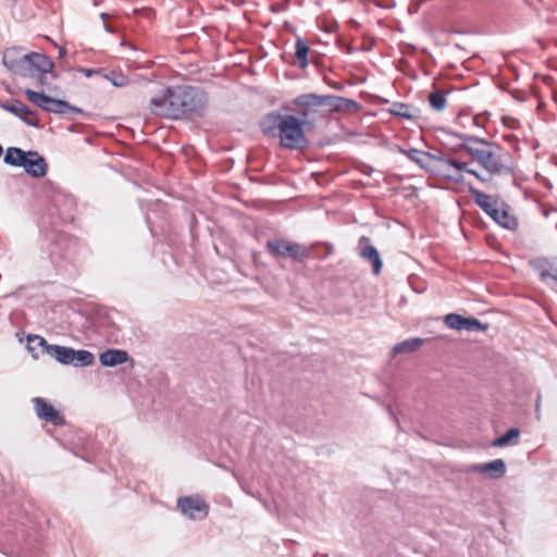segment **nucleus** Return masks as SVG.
<instances>
[{"instance_id": "49", "label": "nucleus", "mask_w": 557, "mask_h": 557, "mask_svg": "<svg viewBox=\"0 0 557 557\" xmlns=\"http://www.w3.org/2000/svg\"><path fill=\"white\" fill-rule=\"evenodd\" d=\"M472 122L476 125V117H472Z\"/></svg>"}, {"instance_id": "10", "label": "nucleus", "mask_w": 557, "mask_h": 557, "mask_svg": "<svg viewBox=\"0 0 557 557\" xmlns=\"http://www.w3.org/2000/svg\"><path fill=\"white\" fill-rule=\"evenodd\" d=\"M25 156L21 168L32 177H44L48 172V164L45 158L34 150L26 151Z\"/></svg>"}, {"instance_id": "48", "label": "nucleus", "mask_w": 557, "mask_h": 557, "mask_svg": "<svg viewBox=\"0 0 557 557\" xmlns=\"http://www.w3.org/2000/svg\"><path fill=\"white\" fill-rule=\"evenodd\" d=\"M554 100L557 102V91L554 92Z\"/></svg>"}, {"instance_id": "4", "label": "nucleus", "mask_w": 557, "mask_h": 557, "mask_svg": "<svg viewBox=\"0 0 557 557\" xmlns=\"http://www.w3.org/2000/svg\"><path fill=\"white\" fill-rule=\"evenodd\" d=\"M468 190L475 205L499 225L509 231H515L518 227V220L513 215L509 214L508 211L498 209L497 201L492 196L471 185Z\"/></svg>"}, {"instance_id": "32", "label": "nucleus", "mask_w": 557, "mask_h": 557, "mask_svg": "<svg viewBox=\"0 0 557 557\" xmlns=\"http://www.w3.org/2000/svg\"><path fill=\"white\" fill-rule=\"evenodd\" d=\"M101 77L108 79L114 87H124L129 83V78L126 75L115 71H111L109 73H104L102 71Z\"/></svg>"}, {"instance_id": "23", "label": "nucleus", "mask_w": 557, "mask_h": 557, "mask_svg": "<svg viewBox=\"0 0 557 557\" xmlns=\"http://www.w3.org/2000/svg\"><path fill=\"white\" fill-rule=\"evenodd\" d=\"M95 361V357L92 352L85 349H74L72 348V356H71V366H74L76 368L82 367H88L91 366Z\"/></svg>"}, {"instance_id": "47", "label": "nucleus", "mask_w": 557, "mask_h": 557, "mask_svg": "<svg viewBox=\"0 0 557 557\" xmlns=\"http://www.w3.org/2000/svg\"><path fill=\"white\" fill-rule=\"evenodd\" d=\"M100 16H101V18L104 21V20H106V17H107V14H106V13H101V15H100Z\"/></svg>"}, {"instance_id": "44", "label": "nucleus", "mask_w": 557, "mask_h": 557, "mask_svg": "<svg viewBox=\"0 0 557 557\" xmlns=\"http://www.w3.org/2000/svg\"><path fill=\"white\" fill-rule=\"evenodd\" d=\"M104 29L108 32V33H114V29L112 27H110L106 22H104Z\"/></svg>"}, {"instance_id": "42", "label": "nucleus", "mask_w": 557, "mask_h": 557, "mask_svg": "<svg viewBox=\"0 0 557 557\" xmlns=\"http://www.w3.org/2000/svg\"><path fill=\"white\" fill-rule=\"evenodd\" d=\"M373 172V169L369 165H364V170H362V173L370 175Z\"/></svg>"}, {"instance_id": "31", "label": "nucleus", "mask_w": 557, "mask_h": 557, "mask_svg": "<svg viewBox=\"0 0 557 557\" xmlns=\"http://www.w3.org/2000/svg\"><path fill=\"white\" fill-rule=\"evenodd\" d=\"M429 103L435 111H442L446 107V92L441 89H435L429 95Z\"/></svg>"}, {"instance_id": "2", "label": "nucleus", "mask_w": 557, "mask_h": 557, "mask_svg": "<svg viewBox=\"0 0 557 557\" xmlns=\"http://www.w3.org/2000/svg\"><path fill=\"white\" fill-rule=\"evenodd\" d=\"M462 140L458 149L467 151L473 161L483 168L490 175H511L515 165L511 162L509 152L495 141L478 136L447 132Z\"/></svg>"}, {"instance_id": "41", "label": "nucleus", "mask_w": 557, "mask_h": 557, "mask_svg": "<svg viewBox=\"0 0 557 557\" xmlns=\"http://www.w3.org/2000/svg\"><path fill=\"white\" fill-rule=\"evenodd\" d=\"M309 112H311L310 110H307V109H304L302 111L299 112V116L298 119L300 120H306L307 122L308 121V115H309Z\"/></svg>"}, {"instance_id": "39", "label": "nucleus", "mask_w": 557, "mask_h": 557, "mask_svg": "<svg viewBox=\"0 0 557 557\" xmlns=\"http://www.w3.org/2000/svg\"><path fill=\"white\" fill-rule=\"evenodd\" d=\"M467 173H469V174H471V175L475 176V177H476L479 181H481L482 183H486V182H488V181H490V178L482 176L478 171H475V170H473V169H470V168H469V169L467 170Z\"/></svg>"}, {"instance_id": "26", "label": "nucleus", "mask_w": 557, "mask_h": 557, "mask_svg": "<svg viewBox=\"0 0 557 557\" xmlns=\"http://www.w3.org/2000/svg\"><path fill=\"white\" fill-rule=\"evenodd\" d=\"M424 343V339L420 337H412L406 341H403L398 344H396L393 348V354H410L417 351L422 344Z\"/></svg>"}, {"instance_id": "20", "label": "nucleus", "mask_w": 557, "mask_h": 557, "mask_svg": "<svg viewBox=\"0 0 557 557\" xmlns=\"http://www.w3.org/2000/svg\"><path fill=\"white\" fill-rule=\"evenodd\" d=\"M309 44L304 38L298 36L295 42V57L300 69H306L309 65Z\"/></svg>"}, {"instance_id": "30", "label": "nucleus", "mask_w": 557, "mask_h": 557, "mask_svg": "<svg viewBox=\"0 0 557 557\" xmlns=\"http://www.w3.org/2000/svg\"><path fill=\"white\" fill-rule=\"evenodd\" d=\"M412 111L413 107L404 102H394L389 110L392 114L406 120H413L416 117Z\"/></svg>"}, {"instance_id": "7", "label": "nucleus", "mask_w": 557, "mask_h": 557, "mask_svg": "<svg viewBox=\"0 0 557 557\" xmlns=\"http://www.w3.org/2000/svg\"><path fill=\"white\" fill-rule=\"evenodd\" d=\"M444 321L449 329L456 331L484 332L488 329V324L482 323L479 319L458 313H448Z\"/></svg>"}, {"instance_id": "38", "label": "nucleus", "mask_w": 557, "mask_h": 557, "mask_svg": "<svg viewBox=\"0 0 557 557\" xmlns=\"http://www.w3.org/2000/svg\"><path fill=\"white\" fill-rule=\"evenodd\" d=\"M21 120L28 126H33L36 128L40 127L38 120L29 117V115H23L21 116Z\"/></svg>"}, {"instance_id": "16", "label": "nucleus", "mask_w": 557, "mask_h": 557, "mask_svg": "<svg viewBox=\"0 0 557 557\" xmlns=\"http://www.w3.org/2000/svg\"><path fill=\"white\" fill-rule=\"evenodd\" d=\"M129 360V355L123 349H107L99 355V361L102 367H116Z\"/></svg>"}, {"instance_id": "11", "label": "nucleus", "mask_w": 557, "mask_h": 557, "mask_svg": "<svg viewBox=\"0 0 557 557\" xmlns=\"http://www.w3.org/2000/svg\"><path fill=\"white\" fill-rule=\"evenodd\" d=\"M36 414L39 419L60 426L65 423L64 417L46 399L35 397L33 399Z\"/></svg>"}, {"instance_id": "6", "label": "nucleus", "mask_w": 557, "mask_h": 557, "mask_svg": "<svg viewBox=\"0 0 557 557\" xmlns=\"http://www.w3.org/2000/svg\"><path fill=\"white\" fill-rule=\"evenodd\" d=\"M53 67V61L46 54L29 52L24 54L11 73L23 78H29L35 77L36 72L52 73Z\"/></svg>"}, {"instance_id": "3", "label": "nucleus", "mask_w": 557, "mask_h": 557, "mask_svg": "<svg viewBox=\"0 0 557 557\" xmlns=\"http://www.w3.org/2000/svg\"><path fill=\"white\" fill-rule=\"evenodd\" d=\"M282 123L278 136L283 148L301 150L308 147L309 140L305 135V126L310 125V122L286 114Z\"/></svg>"}, {"instance_id": "29", "label": "nucleus", "mask_w": 557, "mask_h": 557, "mask_svg": "<svg viewBox=\"0 0 557 557\" xmlns=\"http://www.w3.org/2000/svg\"><path fill=\"white\" fill-rule=\"evenodd\" d=\"M25 95L28 101L47 112V108L51 98L50 96H47L44 92L35 91L33 89H26Z\"/></svg>"}, {"instance_id": "40", "label": "nucleus", "mask_w": 557, "mask_h": 557, "mask_svg": "<svg viewBox=\"0 0 557 557\" xmlns=\"http://www.w3.org/2000/svg\"><path fill=\"white\" fill-rule=\"evenodd\" d=\"M535 417L537 420L541 418V394H537L535 401Z\"/></svg>"}, {"instance_id": "33", "label": "nucleus", "mask_w": 557, "mask_h": 557, "mask_svg": "<svg viewBox=\"0 0 557 557\" xmlns=\"http://www.w3.org/2000/svg\"><path fill=\"white\" fill-rule=\"evenodd\" d=\"M446 165L454 168L457 172H467V170L469 169L467 162H462L453 158L447 159Z\"/></svg>"}, {"instance_id": "37", "label": "nucleus", "mask_w": 557, "mask_h": 557, "mask_svg": "<svg viewBox=\"0 0 557 557\" xmlns=\"http://www.w3.org/2000/svg\"><path fill=\"white\" fill-rule=\"evenodd\" d=\"M46 74L47 73H42V72H36V75L34 78H36V85L40 88H44L45 85L47 84L46 82Z\"/></svg>"}, {"instance_id": "8", "label": "nucleus", "mask_w": 557, "mask_h": 557, "mask_svg": "<svg viewBox=\"0 0 557 557\" xmlns=\"http://www.w3.org/2000/svg\"><path fill=\"white\" fill-rule=\"evenodd\" d=\"M357 250L361 259L371 263L373 274L379 275L382 271L383 261L376 247L371 244L370 237L361 236L358 240Z\"/></svg>"}, {"instance_id": "36", "label": "nucleus", "mask_w": 557, "mask_h": 557, "mask_svg": "<svg viewBox=\"0 0 557 557\" xmlns=\"http://www.w3.org/2000/svg\"><path fill=\"white\" fill-rule=\"evenodd\" d=\"M445 178L447 181L454 182V183H462L463 182V175L462 172H457L455 175L453 174H444Z\"/></svg>"}, {"instance_id": "19", "label": "nucleus", "mask_w": 557, "mask_h": 557, "mask_svg": "<svg viewBox=\"0 0 557 557\" xmlns=\"http://www.w3.org/2000/svg\"><path fill=\"white\" fill-rule=\"evenodd\" d=\"M47 347H51V345L44 337L35 334L27 336V348L34 358H39L40 354L47 355Z\"/></svg>"}, {"instance_id": "17", "label": "nucleus", "mask_w": 557, "mask_h": 557, "mask_svg": "<svg viewBox=\"0 0 557 557\" xmlns=\"http://www.w3.org/2000/svg\"><path fill=\"white\" fill-rule=\"evenodd\" d=\"M284 117L285 115L275 111L265 114L260 122V127L263 134L268 136L278 135Z\"/></svg>"}, {"instance_id": "27", "label": "nucleus", "mask_w": 557, "mask_h": 557, "mask_svg": "<svg viewBox=\"0 0 557 557\" xmlns=\"http://www.w3.org/2000/svg\"><path fill=\"white\" fill-rule=\"evenodd\" d=\"M0 107L14 114L18 119L23 115H33L34 111H32L26 104H24L21 100L14 99L11 103L9 102H0Z\"/></svg>"}, {"instance_id": "35", "label": "nucleus", "mask_w": 557, "mask_h": 557, "mask_svg": "<svg viewBox=\"0 0 557 557\" xmlns=\"http://www.w3.org/2000/svg\"><path fill=\"white\" fill-rule=\"evenodd\" d=\"M78 72L83 73L86 77H91L94 75H100L102 74V69H85V67H78Z\"/></svg>"}, {"instance_id": "28", "label": "nucleus", "mask_w": 557, "mask_h": 557, "mask_svg": "<svg viewBox=\"0 0 557 557\" xmlns=\"http://www.w3.org/2000/svg\"><path fill=\"white\" fill-rule=\"evenodd\" d=\"M26 151L17 147H10L7 149L3 161L8 165L21 166L24 162L23 159L26 157Z\"/></svg>"}, {"instance_id": "24", "label": "nucleus", "mask_w": 557, "mask_h": 557, "mask_svg": "<svg viewBox=\"0 0 557 557\" xmlns=\"http://www.w3.org/2000/svg\"><path fill=\"white\" fill-rule=\"evenodd\" d=\"M520 434H521V432L518 428H510L503 435L496 437L492 442V446L493 447H505V446L515 445L518 443Z\"/></svg>"}, {"instance_id": "5", "label": "nucleus", "mask_w": 557, "mask_h": 557, "mask_svg": "<svg viewBox=\"0 0 557 557\" xmlns=\"http://www.w3.org/2000/svg\"><path fill=\"white\" fill-rule=\"evenodd\" d=\"M265 248L273 258L292 259L300 263H304L312 257L311 247L284 238L268 240Z\"/></svg>"}, {"instance_id": "9", "label": "nucleus", "mask_w": 557, "mask_h": 557, "mask_svg": "<svg viewBox=\"0 0 557 557\" xmlns=\"http://www.w3.org/2000/svg\"><path fill=\"white\" fill-rule=\"evenodd\" d=\"M177 507L190 519H203L209 512V506L205 500L190 496L180 497Z\"/></svg>"}, {"instance_id": "34", "label": "nucleus", "mask_w": 557, "mask_h": 557, "mask_svg": "<svg viewBox=\"0 0 557 557\" xmlns=\"http://www.w3.org/2000/svg\"><path fill=\"white\" fill-rule=\"evenodd\" d=\"M431 156H432L433 158L428 159V161H429L432 165H433V163H441V164H443V165H446V164H447V159H448V158H446L442 152H441V153H438V154L431 153ZM434 166L440 168L438 165H435V164H434Z\"/></svg>"}, {"instance_id": "14", "label": "nucleus", "mask_w": 557, "mask_h": 557, "mask_svg": "<svg viewBox=\"0 0 557 557\" xmlns=\"http://www.w3.org/2000/svg\"><path fill=\"white\" fill-rule=\"evenodd\" d=\"M332 112H358L361 110L362 106L352 100L341 96L327 95V104Z\"/></svg>"}, {"instance_id": "43", "label": "nucleus", "mask_w": 557, "mask_h": 557, "mask_svg": "<svg viewBox=\"0 0 557 557\" xmlns=\"http://www.w3.org/2000/svg\"><path fill=\"white\" fill-rule=\"evenodd\" d=\"M333 251V246L332 245H326V252H325V257L331 255Z\"/></svg>"}, {"instance_id": "45", "label": "nucleus", "mask_w": 557, "mask_h": 557, "mask_svg": "<svg viewBox=\"0 0 557 557\" xmlns=\"http://www.w3.org/2000/svg\"><path fill=\"white\" fill-rule=\"evenodd\" d=\"M65 54H66V50H65V48H60V49H59V55H60L61 58H63Z\"/></svg>"}, {"instance_id": "12", "label": "nucleus", "mask_w": 557, "mask_h": 557, "mask_svg": "<svg viewBox=\"0 0 557 557\" xmlns=\"http://www.w3.org/2000/svg\"><path fill=\"white\" fill-rule=\"evenodd\" d=\"M469 471L484 474L490 480H497L506 474L507 466L504 459L498 458L485 463H473L469 467Z\"/></svg>"}, {"instance_id": "15", "label": "nucleus", "mask_w": 557, "mask_h": 557, "mask_svg": "<svg viewBox=\"0 0 557 557\" xmlns=\"http://www.w3.org/2000/svg\"><path fill=\"white\" fill-rule=\"evenodd\" d=\"M293 103L299 108L315 111L319 107H326L327 95L301 94L293 100Z\"/></svg>"}, {"instance_id": "13", "label": "nucleus", "mask_w": 557, "mask_h": 557, "mask_svg": "<svg viewBox=\"0 0 557 557\" xmlns=\"http://www.w3.org/2000/svg\"><path fill=\"white\" fill-rule=\"evenodd\" d=\"M399 151L401 153H404L405 156H407V158L409 160L414 162L418 166H420L422 170H424L426 172H441L442 171L441 168L434 166L428 161V159L433 158L431 156V152L419 150L416 148H411V149L399 148Z\"/></svg>"}, {"instance_id": "18", "label": "nucleus", "mask_w": 557, "mask_h": 557, "mask_svg": "<svg viewBox=\"0 0 557 557\" xmlns=\"http://www.w3.org/2000/svg\"><path fill=\"white\" fill-rule=\"evenodd\" d=\"M549 264L547 258H539L534 264L535 269L539 270L540 281L546 283L547 280L553 281L554 288H557V267L550 265V269L546 268Z\"/></svg>"}, {"instance_id": "25", "label": "nucleus", "mask_w": 557, "mask_h": 557, "mask_svg": "<svg viewBox=\"0 0 557 557\" xmlns=\"http://www.w3.org/2000/svg\"><path fill=\"white\" fill-rule=\"evenodd\" d=\"M21 48H8L2 54V64L11 72L24 57Z\"/></svg>"}, {"instance_id": "1", "label": "nucleus", "mask_w": 557, "mask_h": 557, "mask_svg": "<svg viewBox=\"0 0 557 557\" xmlns=\"http://www.w3.org/2000/svg\"><path fill=\"white\" fill-rule=\"evenodd\" d=\"M208 92L198 86L176 85L160 90L149 101L151 112L170 120H195L206 115Z\"/></svg>"}, {"instance_id": "46", "label": "nucleus", "mask_w": 557, "mask_h": 557, "mask_svg": "<svg viewBox=\"0 0 557 557\" xmlns=\"http://www.w3.org/2000/svg\"><path fill=\"white\" fill-rule=\"evenodd\" d=\"M64 237H65V235H64L63 233H59V234H58V238H59V239H63Z\"/></svg>"}, {"instance_id": "21", "label": "nucleus", "mask_w": 557, "mask_h": 557, "mask_svg": "<svg viewBox=\"0 0 557 557\" xmlns=\"http://www.w3.org/2000/svg\"><path fill=\"white\" fill-rule=\"evenodd\" d=\"M47 356L55 359L59 363L69 366L71 362L72 347L51 345L47 347Z\"/></svg>"}, {"instance_id": "22", "label": "nucleus", "mask_w": 557, "mask_h": 557, "mask_svg": "<svg viewBox=\"0 0 557 557\" xmlns=\"http://www.w3.org/2000/svg\"><path fill=\"white\" fill-rule=\"evenodd\" d=\"M66 111L75 112V113H83V110L78 107H75L71 103H69L65 100L57 99V98H50L47 112L55 113V114H63Z\"/></svg>"}]
</instances>
